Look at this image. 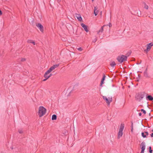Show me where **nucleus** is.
I'll return each mask as SVG.
<instances>
[{"label":"nucleus","mask_w":153,"mask_h":153,"mask_svg":"<svg viewBox=\"0 0 153 153\" xmlns=\"http://www.w3.org/2000/svg\"><path fill=\"white\" fill-rule=\"evenodd\" d=\"M112 80L110 81L109 83L107 84V87L109 91L111 93H113L114 92L116 89V86L115 85L112 83Z\"/></svg>","instance_id":"nucleus-1"},{"label":"nucleus","mask_w":153,"mask_h":153,"mask_svg":"<svg viewBox=\"0 0 153 153\" xmlns=\"http://www.w3.org/2000/svg\"><path fill=\"white\" fill-rule=\"evenodd\" d=\"M146 93L144 92H141L136 94L135 98L136 100L140 102L141 100L145 97Z\"/></svg>","instance_id":"nucleus-2"},{"label":"nucleus","mask_w":153,"mask_h":153,"mask_svg":"<svg viewBox=\"0 0 153 153\" xmlns=\"http://www.w3.org/2000/svg\"><path fill=\"white\" fill-rule=\"evenodd\" d=\"M46 109L42 106H40L39 108L38 114L40 117H41L44 115L46 113Z\"/></svg>","instance_id":"nucleus-3"},{"label":"nucleus","mask_w":153,"mask_h":153,"mask_svg":"<svg viewBox=\"0 0 153 153\" xmlns=\"http://www.w3.org/2000/svg\"><path fill=\"white\" fill-rule=\"evenodd\" d=\"M117 61L120 63H122L124 61L127 60V56L123 55H121L120 56H118L117 58Z\"/></svg>","instance_id":"nucleus-4"},{"label":"nucleus","mask_w":153,"mask_h":153,"mask_svg":"<svg viewBox=\"0 0 153 153\" xmlns=\"http://www.w3.org/2000/svg\"><path fill=\"white\" fill-rule=\"evenodd\" d=\"M102 98L104 100H105L108 105H109L110 102L112 101V99L111 97L108 99L105 96H103Z\"/></svg>","instance_id":"nucleus-5"},{"label":"nucleus","mask_w":153,"mask_h":153,"mask_svg":"<svg viewBox=\"0 0 153 153\" xmlns=\"http://www.w3.org/2000/svg\"><path fill=\"white\" fill-rule=\"evenodd\" d=\"M36 25L40 31L42 32L43 33L44 32V27L40 23H36Z\"/></svg>","instance_id":"nucleus-6"},{"label":"nucleus","mask_w":153,"mask_h":153,"mask_svg":"<svg viewBox=\"0 0 153 153\" xmlns=\"http://www.w3.org/2000/svg\"><path fill=\"white\" fill-rule=\"evenodd\" d=\"M153 46V43L151 42L147 44V48L146 49L144 50V51L148 52L151 49L152 47Z\"/></svg>","instance_id":"nucleus-7"},{"label":"nucleus","mask_w":153,"mask_h":153,"mask_svg":"<svg viewBox=\"0 0 153 153\" xmlns=\"http://www.w3.org/2000/svg\"><path fill=\"white\" fill-rule=\"evenodd\" d=\"M59 65V64H56L53 65V66L51 67L49 69V71H52L54 69L58 67Z\"/></svg>","instance_id":"nucleus-8"},{"label":"nucleus","mask_w":153,"mask_h":153,"mask_svg":"<svg viewBox=\"0 0 153 153\" xmlns=\"http://www.w3.org/2000/svg\"><path fill=\"white\" fill-rule=\"evenodd\" d=\"M81 26L84 28L86 32H87L88 31V26L86 25L84 23H82L81 24Z\"/></svg>","instance_id":"nucleus-9"},{"label":"nucleus","mask_w":153,"mask_h":153,"mask_svg":"<svg viewBox=\"0 0 153 153\" xmlns=\"http://www.w3.org/2000/svg\"><path fill=\"white\" fill-rule=\"evenodd\" d=\"M146 99L149 101L153 100V97L151 95H146Z\"/></svg>","instance_id":"nucleus-10"},{"label":"nucleus","mask_w":153,"mask_h":153,"mask_svg":"<svg viewBox=\"0 0 153 153\" xmlns=\"http://www.w3.org/2000/svg\"><path fill=\"white\" fill-rule=\"evenodd\" d=\"M140 147L141 149L145 150V143L144 142H143L140 145Z\"/></svg>","instance_id":"nucleus-11"},{"label":"nucleus","mask_w":153,"mask_h":153,"mask_svg":"<svg viewBox=\"0 0 153 153\" xmlns=\"http://www.w3.org/2000/svg\"><path fill=\"white\" fill-rule=\"evenodd\" d=\"M76 17L77 18L78 21L80 22H82V19L80 14H76Z\"/></svg>","instance_id":"nucleus-12"},{"label":"nucleus","mask_w":153,"mask_h":153,"mask_svg":"<svg viewBox=\"0 0 153 153\" xmlns=\"http://www.w3.org/2000/svg\"><path fill=\"white\" fill-rule=\"evenodd\" d=\"M105 26V25H103L102 27H101V29L97 31V33L98 34H100V33H102L103 31V27Z\"/></svg>","instance_id":"nucleus-13"},{"label":"nucleus","mask_w":153,"mask_h":153,"mask_svg":"<svg viewBox=\"0 0 153 153\" xmlns=\"http://www.w3.org/2000/svg\"><path fill=\"white\" fill-rule=\"evenodd\" d=\"M123 134V131H119L118 133V135L117 136L118 139H119L120 137H121L122 136Z\"/></svg>","instance_id":"nucleus-14"},{"label":"nucleus","mask_w":153,"mask_h":153,"mask_svg":"<svg viewBox=\"0 0 153 153\" xmlns=\"http://www.w3.org/2000/svg\"><path fill=\"white\" fill-rule=\"evenodd\" d=\"M49 70L48 69V70H47L46 72L45 73V74L44 75V77L45 78H47V77H48V74H49V73H50V72H51V71H49Z\"/></svg>","instance_id":"nucleus-15"},{"label":"nucleus","mask_w":153,"mask_h":153,"mask_svg":"<svg viewBox=\"0 0 153 153\" xmlns=\"http://www.w3.org/2000/svg\"><path fill=\"white\" fill-rule=\"evenodd\" d=\"M124 127V125L123 123H121L120 125L119 131H123Z\"/></svg>","instance_id":"nucleus-16"},{"label":"nucleus","mask_w":153,"mask_h":153,"mask_svg":"<svg viewBox=\"0 0 153 153\" xmlns=\"http://www.w3.org/2000/svg\"><path fill=\"white\" fill-rule=\"evenodd\" d=\"M98 11L97 10V8H96V7H95L94 11V13L95 16H96L98 14Z\"/></svg>","instance_id":"nucleus-17"},{"label":"nucleus","mask_w":153,"mask_h":153,"mask_svg":"<svg viewBox=\"0 0 153 153\" xmlns=\"http://www.w3.org/2000/svg\"><path fill=\"white\" fill-rule=\"evenodd\" d=\"M57 119V116L56 114H53L52 117V120H55Z\"/></svg>","instance_id":"nucleus-18"},{"label":"nucleus","mask_w":153,"mask_h":153,"mask_svg":"<svg viewBox=\"0 0 153 153\" xmlns=\"http://www.w3.org/2000/svg\"><path fill=\"white\" fill-rule=\"evenodd\" d=\"M116 65L114 61L112 62L111 63H110V65L113 68Z\"/></svg>","instance_id":"nucleus-19"},{"label":"nucleus","mask_w":153,"mask_h":153,"mask_svg":"<svg viewBox=\"0 0 153 153\" xmlns=\"http://www.w3.org/2000/svg\"><path fill=\"white\" fill-rule=\"evenodd\" d=\"M134 15L136 16H140L141 15V11L139 10H138L137 12V14H134Z\"/></svg>","instance_id":"nucleus-20"},{"label":"nucleus","mask_w":153,"mask_h":153,"mask_svg":"<svg viewBox=\"0 0 153 153\" xmlns=\"http://www.w3.org/2000/svg\"><path fill=\"white\" fill-rule=\"evenodd\" d=\"M131 50L129 51L126 54V56H127V57L129 56L131 54Z\"/></svg>","instance_id":"nucleus-21"},{"label":"nucleus","mask_w":153,"mask_h":153,"mask_svg":"<svg viewBox=\"0 0 153 153\" xmlns=\"http://www.w3.org/2000/svg\"><path fill=\"white\" fill-rule=\"evenodd\" d=\"M144 76L146 78H149V76L148 75V74L147 72H144Z\"/></svg>","instance_id":"nucleus-22"},{"label":"nucleus","mask_w":153,"mask_h":153,"mask_svg":"<svg viewBox=\"0 0 153 153\" xmlns=\"http://www.w3.org/2000/svg\"><path fill=\"white\" fill-rule=\"evenodd\" d=\"M145 134V132H142L141 133V135H142V137L143 138H144L147 137V136H146V134Z\"/></svg>","instance_id":"nucleus-23"},{"label":"nucleus","mask_w":153,"mask_h":153,"mask_svg":"<svg viewBox=\"0 0 153 153\" xmlns=\"http://www.w3.org/2000/svg\"><path fill=\"white\" fill-rule=\"evenodd\" d=\"M106 77V76L104 74H103V77L102 79L101 80L104 81L105 79V78Z\"/></svg>","instance_id":"nucleus-24"},{"label":"nucleus","mask_w":153,"mask_h":153,"mask_svg":"<svg viewBox=\"0 0 153 153\" xmlns=\"http://www.w3.org/2000/svg\"><path fill=\"white\" fill-rule=\"evenodd\" d=\"M149 152L150 153H152V152L153 150H152V149L151 147L149 146Z\"/></svg>","instance_id":"nucleus-25"},{"label":"nucleus","mask_w":153,"mask_h":153,"mask_svg":"<svg viewBox=\"0 0 153 153\" xmlns=\"http://www.w3.org/2000/svg\"><path fill=\"white\" fill-rule=\"evenodd\" d=\"M141 112H143V113L144 114H146V111L145 110H144L143 109H142L141 110Z\"/></svg>","instance_id":"nucleus-26"},{"label":"nucleus","mask_w":153,"mask_h":153,"mask_svg":"<svg viewBox=\"0 0 153 153\" xmlns=\"http://www.w3.org/2000/svg\"><path fill=\"white\" fill-rule=\"evenodd\" d=\"M104 81L103 80H101V82L100 84V86H102V85L104 83Z\"/></svg>","instance_id":"nucleus-27"},{"label":"nucleus","mask_w":153,"mask_h":153,"mask_svg":"<svg viewBox=\"0 0 153 153\" xmlns=\"http://www.w3.org/2000/svg\"><path fill=\"white\" fill-rule=\"evenodd\" d=\"M21 60L22 62H24L26 60V59L25 58H21Z\"/></svg>","instance_id":"nucleus-28"},{"label":"nucleus","mask_w":153,"mask_h":153,"mask_svg":"<svg viewBox=\"0 0 153 153\" xmlns=\"http://www.w3.org/2000/svg\"><path fill=\"white\" fill-rule=\"evenodd\" d=\"M18 132H19L20 134H22L23 133V131L22 130H18Z\"/></svg>","instance_id":"nucleus-29"},{"label":"nucleus","mask_w":153,"mask_h":153,"mask_svg":"<svg viewBox=\"0 0 153 153\" xmlns=\"http://www.w3.org/2000/svg\"><path fill=\"white\" fill-rule=\"evenodd\" d=\"M33 41L31 40H28L27 41V42L28 43H32Z\"/></svg>","instance_id":"nucleus-30"},{"label":"nucleus","mask_w":153,"mask_h":153,"mask_svg":"<svg viewBox=\"0 0 153 153\" xmlns=\"http://www.w3.org/2000/svg\"><path fill=\"white\" fill-rule=\"evenodd\" d=\"M77 49L79 51H81L82 50V49L81 47H79V48H78Z\"/></svg>","instance_id":"nucleus-31"},{"label":"nucleus","mask_w":153,"mask_h":153,"mask_svg":"<svg viewBox=\"0 0 153 153\" xmlns=\"http://www.w3.org/2000/svg\"><path fill=\"white\" fill-rule=\"evenodd\" d=\"M145 8H146V9H148V6L146 5V4H145Z\"/></svg>","instance_id":"nucleus-32"},{"label":"nucleus","mask_w":153,"mask_h":153,"mask_svg":"<svg viewBox=\"0 0 153 153\" xmlns=\"http://www.w3.org/2000/svg\"><path fill=\"white\" fill-rule=\"evenodd\" d=\"M145 133L146 134V136L149 135V133L147 131H145Z\"/></svg>","instance_id":"nucleus-33"},{"label":"nucleus","mask_w":153,"mask_h":153,"mask_svg":"<svg viewBox=\"0 0 153 153\" xmlns=\"http://www.w3.org/2000/svg\"><path fill=\"white\" fill-rule=\"evenodd\" d=\"M48 79V77H47V78H45V79H44L43 80V81H46L47 79Z\"/></svg>","instance_id":"nucleus-34"},{"label":"nucleus","mask_w":153,"mask_h":153,"mask_svg":"<svg viewBox=\"0 0 153 153\" xmlns=\"http://www.w3.org/2000/svg\"><path fill=\"white\" fill-rule=\"evenodd\" d=\"M34 23V21H31V23H30V24H31V25H33Z\"/></svg>","instance_id":"nucleus-35"},{"label":"nucleus","mask_w":153,"mask_h":153,"mask_svg":"<svg viewBox=\"0 0 153 153\" xmlns=\"http://www.w3.org/2000/svg\"><path fill=\"white\" fill-rule=\"evenodd\" d=\"M53 74H50L49 76H48V78H50L51 76H52Z\"/></svg>","instance_id":"nucleus-36"},{"label":"nucleus","mask_w":153,"mask_h":153,"mask_svg":"<svg viewBox=\"0 0 153 153\" xmlns=\"http://www.w3.org/2000/svg\"><path fill=\"white\" fill-rule=\"evenodd\" d=\"M131 127L133 128V123L132 121L131 122Z\"/></svg>","instance_id":"nucleus-37"},{"label":"nucleus","mask_w":153,"mask_h":153,"mask_svg":"<svg viewBox=\"0 0 153 153\" xmlns=\"http://www.w3.org/2000/svg\"><path fill=\"white\" fill-rule=\"evenodd\" d=\"M144 151H145V150H144V149H143V150L141 149V151L140 153H144Z\"/></svg>","instance_id":"nucleus-38"},{"label":"nucleus","mask_w":153,"mask_h":153,"mask_svg":"<svg viewBox=\"0 0 153 153\" xmlns=\"http://www.w3.org/2000/svg\"><path fill=\"white\" fill-rule=\"evenodd\" d=\"M138 10H136V11H135L134 12V14H137V11H138Z\"/></svg>","instance_id":"nucleus-39"},{"label":"nucleus","mask_w":153,"mask_h":153,"mask_svg":"<svg viewBox=\"0 0 153 153\" xmlns=\"http://www.w3.org/2000/svg\"><path fill=\"white\" fill-rule=\"evenodd\" d=\"M109 26L110 27H111L112 26V24H111V23H109Z\"/></svg>","instance_id":"nucleus-40"},{"label":"nucleus","mask_w":153,"mask_h":153,"mask_svg":"<svg viewBox=\"0 0 153 153\" xmlns=\"http://www.w3.org/2000/svg\"><path fill=\"white\" fill-rule=\"evenodd\" d=\"M2 11L1 10H0V15L1 16V15H2Z\"/></svg>","instance_id":"nucleus-41"},{"label":"nucleus","mask_w":153,"mask_h":153,"mask_svg":"<svg viewBox=\"0 0 153 153\" xmlns=\"http://www.w3.org/2000/svg\"><path fill=\"white\" fill-rule=\"evenodd\" d=\"M150 135H151V137H153V133H152L150 134Z\"/></svg>","instance_id":"nucleus-42"},{"label":"nucleus","mask_w":153,"mask_h":153,"mask_svg":"<svg viewBox=\"0 0 153 153\" xmlns=\"http://www.w3.org/2000/svg\"><path fill=\"white\" fill-rule=\"evenodd\" d=\"M32 43L34 45L35 44V42L34 41H33L32 42Z\"/></svg>","instance_id":"nucleus-43"},{"label":"nucleus","mask_w":153,"mask_h":153,"mask_svg":"<svg viewBox=\"0 0 153 153\" xmlns=\"http://www.w3.org/2000/svg\"><path fill=\"white\" fill-rule=\"evenodd\" d=\"M139 115L140 116H141L142 115V113H139Z\"/></svg>","instance_id":"nucleus-44"},{"label":"nucleus","mask_w":153,"mask_h":153,"mask_svg":"<svg viewBox=\"0 0 153 153\" xmlns=\"http://www.w3.org/2000/svg\"><path fill=\"white\" fill-rule=\"evenodd\" d=\"M133 128H131V132H133Z\"/></svg>","instance_id":"nucleus-45"},{"label":"nucleus","mask_w":153,"mask_h":153,"mask_svg":"<svg viewBox=\"0 0 153 153\" xmlns=\"http://www.w3.org/2000/svg\"><path fill=\"white\" fill-rule=\"evenodd\" d=\"M97 41V39H94V41H93V42H95Z\"/></svg>","instance_id":"nucleus-46"},{"label":"nucleus","mask_w":153,"mask_h":153,"mask_svg":"<svg viewBox=\"0 0 153 153\" xmlns=\"http://www.w3.org/2000/svg\"><path fill=\"white\" fill-rule=\"evenodd\" d=\"M147 68H146L145 71L144 72H147Z\"/></svg>","instance_id":"nucleus-47"},{"label":"nucleus","mask_w":153,"mask_h":153,"mask_svg":"<svg viewBox=\"0 0 153 153\" xmlns=\"http://www.w3.org/2000/svg\"><path fill=\"white\" fill-rule=\"evenodd\" d=\"M10 149H13V146H11V147H10Z\"/></svg>","instance_id":"nucleus-48"},{"label":"nucleus","mask_w":153,"mask_h":153,"mask_svg":"<svg viewBox=\"0 0 153 153\" xmlns=\"http://www.w3.org/2000/svg\"><path fill=\"white\" fill-rule=\"evenodd\" d=\"M141 125H142V126H143L144 127H145L142 124V121H141Z\"/></svg>","instance_id":"nucleus-49"},{"label":"nucleus","mask_w":153,"mask_h":153,"mask_svg":"<svg viewBox=\"0 0 153 153\" xmlns=\"http://www.w3.org/2000/svg\"><path fill=\"white\" fill-rule=\"evenodd\" d=\"M76 85H75L74 86V87L73 88V89L72 90H73L74 89V88L75 87H76Z\"/></svg>","instance_id":"nucleus-50"},{"label":"nucleus","mask_w":153,"mask_h":153,"mask_svg":"<svg viewBox=\"0 0 153 153\" xmlns=\"http://www.w3.org/2000/svg\"><path fill=\"white\" fill-rule=\"evenodd\" d=\"M138 76L139 77H140L141 76V75L140 74H139L138 75Z\"/></svg>","instance_id":"nucleus-51"},{"label":"nucleus","mask_w":153,"mask_h":153,"mask_svg":"<svg viewBox=\"0 0 153 153\" xmlns=\"http://www.w3.org/2000/svg\"><path fill=\"white\" fill-rule=\"evenodd\" d=\"M72 91H73V90H71V92L70 93H69V94H70V93L72 92Z\"/></svg>","instance_id":"nucleus-52"},{"label":"nucleus","mask_w":153,"mask_h":153,"mask_svg":"<svg viewBox=\"0 0 153 153\" xmlns=\"http://www.w3.org/2000/svg\"><path fill=\"white\" fill-rule=\"evenodd\" d=\"M152 131L153 132V133H153V130H152Z\"/></svg>","instance_id":"nucleus-53"},{"label":"nucleus","mask_w":153,"mask_h":153,"mask_svg":"<svg viewBox=\"0 0 153 153\" xmlns=\"http://www.w3.org/2000/svg\"><path fill=\"white\" fill-rule=\"evenodd\" d=\"M92 0V2H93L94 1V0Z\"/></svg>","instance_id":"nucleus-54"},{"label":"nucleus","mask_w":153,"mask_h":153,"mask_svg":"<svg viewBox=\"0 0 153 153\" xmlns=\"http://www.w3.org/2000/svg\"><path fill=\"white\" fill-rule=\"evenodd\" d=\"M137 81L138 82V81H139V80H138V79L137 80Z\"/></svg>","instance_id":"nucleus-55"}]
</instances>
